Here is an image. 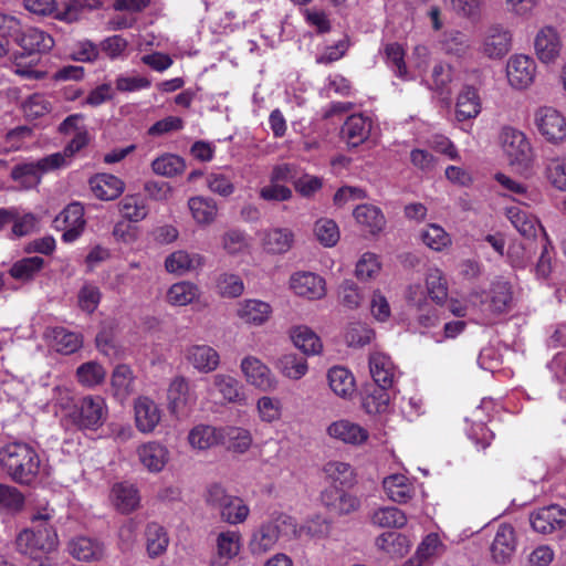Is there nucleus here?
Returning a JSON list of instances; mask_svg holds the SVG:
<instances>
[{
	"label": "nucleus",
	"mask_w": 566,
	"mask_h": 566,
	"mask_svg": "<svg viewBox=\"0 0 566 566\" xmlns=\"http://www.w3.org/2000/svg\"><path fill=\"white\" fill-rule=\"evenodd\" d=\"M188 360L200 371L209 373L219 365V355L210 346L193 345L188 349Z\"/></svg>",
	"instance_id": "nucleus-29"
},
{
	"label": "nucleus",
	"mask_w": 566,
	"mask_h": 566,
	"mask_svg": "<svg viewBox=\"0 0 566 566\" xmlns=\"http://www.w3.org/2000/svg\"><path fill=\"white\" fill-rule=\"evenodd\" d=\"M135 420L142 432H151L160 420V410L151 399L140 397L135 402Z\"/></svg>",
	"instance_id": "nucleus-25"
},
{
	"label": "nucleus",
	"mask_w": 566,
	"mask_h": 566,
	"mask_svg": "<svg viewBox=\"0 0 566 566\" xmlns=\"http://www.w3.org/2000/svg\"><path fill=\"white\" fill-rule=\"evenodd\" d=\"M512 48V33L502 24H492L481 34L479 52L491 60H500Z\"/></svg>",
	"instance_id": "nucleus-8"
},
{
	"label": "nucleus",
	"mask_w": 566,
	"mask_h": 566,
	"mask_svg": "<svg viewBox=\"0 0 566 566\" xmlns=\"http://www.w3.org/2000/svg\"><path fill=\"white\" fill-rule=\"evenodd\" d=\"M495 179L510 193L521 197L518 199H515L521 205L527 206V200L533 202L537 200L538 195L536 192H530L525 185L510 178L509 176L504 174H496Z\"/></svg>",
	"instance_id": "nucleus-57"
},
{
	"label": "nucleus",
	"mask_w": 566,
	"mask_h": 566,
	"mask_svg": "<svg viewBox=\"0 0 566 566\" xmlns=\"http://www.w3.org/2000/svg\"><path fill=\"white\" fill-rule=\"evenodd\" d=\"M503 151L511 164H525L532 158V147L525 134L513 127H504L500 135Z\"/></svg>",
	"instance_id": "nucleus-13"
},
{
	"label": "nucleus",
	"mask_w": 566,
	"mask_h": 566,
	"mask_svg": "<svg viewBox=\"0 0 566 566\" xmlns=\"http://www.w3.org/2000/svg\"><path fill=\"white\" fill-rule=\"evenodd\" d=\"M57 229L61 226H85L84 208L80 202L70 203L54 220Z\"/></svg>",
	"instance_id": "nucleus-61"
},
{
	"label": "nucleus",
	"mask_w": 566,
	"mask_h": 566,
	"mask_svg": "<svg viewBox=\"0 0 566 566\" xmlns=\"http://www.w3.org/2000/svg\"><path fill=\"white\" fill-rule=\"evenodd\" d=\"M485 310L493 314H502L510 310L512 303V289L509 282L497 280L492 283L485 297L481 300Z\"/></svg>",
	"instance_id": "nucleus-19"
},
{
	"label": "nucleus",
	"mask_w": 566,
	"mask_h": 566,
	"mask_svg": "<svg viewBox=\"0 0 566 566\" xmlns=\"http://www.w3.org/2000/svg\"><path fill=\"white\" fill-rule=\"evenodd\" d=\"M426 287L429 297L437 304H442L448 297V284L443 273L437 269H429L426 275Z\"/></svg>",
	"instance_id": "nucleus-45"
},
{
	"label": "nucleus",
	"mask_w": 566,
	"mask_h": 566,
	"mask_svg": "<svg viewBox=\"0 0 566 566\" xmlns=\"http://www.w3.org/2000/svg\"><path fill=\"white\" fill-rule=\"evenodd\" d=\"M442 48L447 54L464 57L469 54L471 44L464 33L460 31H449L443 35Z\"/></svg>",
	"instance_id": "nucleus-53"
},
{
	"label": "nucleus",
	"mask_w": 566,
	"mask_h": 566,
	"mask_svg": "<svg viewBox=\"0 0 566 566\" xmlns=\"http://www.w3.org/2000/svg\"><path fill=\"white\" fill-rule=\"evenodd\" d=\"M536 71L535 60L526 54H513L506 63V77L515 90L530 87L535 81Z\"/></svg>",
	"instance_id": "nucleus-11"
},
{
	"label": "nucleus",
	"mask_w": 566,
	"mask_h": 566,
	"mask_svg": "<svg viewBox=\"0 0 566 566\" xmlns=\"http://www.w3.org/2000/svg\"><path fill=\"white\" fill-rule=\"evenodd\" d=\"M219 441L228 450L244 453L252 443L251 434L248 430L238 427L220 428Z\"/></svg>",
	"instance_id": "nucleus-28"
},
{
	"label": "nucleus",
	"mask_w": 566,
	"mask_h": 566,
	"mask_svg": "<svg viewBox=\"0 0 566 566\" xmlns=\"http://www.w3.org/2000/svg\"><path fill=\"white\" fill-rule=\"evenodd\" d=\"M14 43L21 49L13 53L14 59L31 56L33 57L31 63L38 61L36 56L39 54L46 53L54 46L53 38L35 28H29L25 31L21 30Z\"/></svg>",
	"instance_id": "nucleus-9"
},
{
	"label": "nucleus",
	"mask_w": 566,
	"mask_h": 566,
	"mask_svg": "<svg viewBox=\"0 0 566 566\" xmlns=\"http://www.w3.org/2000/svg\"><path fill=\"white\" fill-rule=\"evenodd\" d=\"M271 306L262 301L248 300L238 310V315L249 324L261 325L268 321Z\"/></svg>",
	"instance_id": "nucleus-37"
},
{
	"label": "nucleus",
	"mask_w": 566,
	"mask_h": 566,
	"mask_svg": "<svg viewBox=\"0 0 566 566\" xmlns=\"http://www.w3.org/2000/svg\"><path fill=\"white\" fill-rule=\"evenodd\" d=\"M530 522L535 532L551 534L566 525V510L559 505L544 506L530 515Z\"/></svg>",
	"instance_id": "nucleus-14"
},
{
	"label": "nucleus",
	"mask_w": 566,
	"mask_h": 566,
	"mask_svg": "<svg viewBox=\"0 0 566 566\" xmlns=\"http://www.w3.org/2000/svg\"><path fill=\"white\" fill-rule=\"evenodd\" d=\"M66 419L80 430H96L106 419L104 399L99 396H86L77 400Z\"/></svg>",
	"instance_id": "nucleus-5"
},
{
	"label": "nucleus",
	"mask_w": 566,
	"mask_h": 566,
	"mask_svg": "<svg viewBox=\"0 0 566 566\" xmlns=\"http://www.w3.org/2000/svg\"><path fill=\"white\" fill-rule=\"evenodd\" d=\"M386 62L395 75L403 81L416 80V76L409 73L403 60V50L397 43H389L385 46Z\"/></svg>",
	"instance_id": "nucleus-40"
},
{
	"label": "nucleus",
	"mask_w": 566,
	"mask_h": 566,
	"mask_svg": "<svg viewBox=\"0 0 566 566\" xmlns=\"http://www.w3.org/2000/svg\"><path fill=\"white\" fill-rule=\"evenodd\" d=\"M373 120L364 114H353L347 117L340 128V138L350 147L364 144L370 135Z\"/></svg>",
	"instance_id": "nucleus-15"
},
{
	"label": "nucleus",
	"mask_w": 566,
	"mask_h": 566,
	"mask_svg": "<svg viewBox=\"0 0 566 566\" xmlns=\"http://www.w3.org/2000/svg\"><path fill=\"white\" fill-rule=\"evenodd\" d=\"M147 553L151 558L161 555L169 543L167 533L163 526L157 523H149L146 527Z\"/></svg>",
	"instance_id": "nucleus-43"
},
{
	"label": "nucleus",
	"mask_w": 566,
	"mask_h": 566,
	"mask_svg": "<svg viewBox=\"0 0 566 566\" xmlns=\"http://www.w3.org/2000/svg\"><path fill=\"white\" fill-rule=\"evenodd\" d=\"M544 176L554 188L566 191V156L546 157L544 159Z\"/></svg>",
	"instance_id": "nucleus-31"
},
{
	"label": "nucleus",
	"mask_w": 566,
	"mask_h": 566,
	"mask_svg": "<svg viewBox=\"0 0 566 566\" xmlns=\"http://www.w3.org/2000/svg\"><path fill=\"white\" fill-rule=\"evenodd\" d=\"M296 522L282 512L271 514L270 521L262 523L252 534L249 543L253 555H262L270 551L280 537L292 538L296 535Z\"/></svg>",
	"instance_id": "nucleus-2"
},
{
	"label": "nucleus",
	"mask_w": 566,
	"mask_h": 566,
	"mask_svg": "<svg viewBox=\"0 0 566 566\" xmlns=\"http://www.w3.org/2000/svg\"><path fill=\"white\" fill-rule=\"evenodd\" d=\"M197 291L198 290L193 284L189 282H180L174 284L169 289L167 297L172 305L182 306L191 303L195 300L197 296Z\"/></svg>",
	"instance_id": "nucleus-60"
},
{
	"label": "nucleus",
	"mask_w": 566,
	"mask_h": 566,
	"mask_svg": "<svg viewBox=\"0 0 566 566\" xmlns=\"http://www.w3.org/2000/svg\"><path fill=\"white\" fill-rule=\"evenodd\" d=\"M151 168L157 175L174 177L185 170L186 163L184 158L177 155L167 154L156 158L151 163Z\"/></svg>",
	"instance_id": "nucleus-55"
},
{
	"label": "nucleus",
	"mask_w": 566,
	"mask_h": 566,
	"mask_svg": "<svg viewBox=\"0 0 566 566\" xmlns=\"http://www.w3.org/2000/svg\"><path fill=\"white\" fill-rule=\"evenodd\" d=\"M113 503L123 514H129L139 504L137 490L133 485L116 484L112 490Z\"/></svg>",
	"instance_id": "nucleus-35"
},
{
	"label": "nucleus",
	"mask_w": 566,
	"mask_h": 566,
	"mask_svg": "<svg viewBox=\"0 0 566 566\" xmlns=\"http://www.w3.org/2000/svg\"><path fill=\"white\" fill-rule=\"evenodd\" d=\"M329 437L348 444H361L368 439V431L348 420H338L327 428Z\"/></svg>",
	"instance_id": "nucleus-20"
},
{
	"label": "nucleus",
	"mask_w": 566,
	"mask_h": 566,
	"mask_svg": "<svg viewBox=\"0 0 566 566\" xmlns=\"http://www.w3.org/2000/svg\"><path fill=\"white\" fill-rule=\"evenodd\" d=\"M382 486L388 499L397 503H407L416 491L410 479L400 473L385 478Z\"/></svg>",
	"instance_id": "nucleus-23"
},
{
	"label": "nucleus",
	"mask_w": 566,
	"mask_h": 566,
	"mask_svg": "<svg viewBox=\"0 0 566 566\" xmlns=\"http://www.w3.org/2000/svg\"><path fill=\"white\" fill-rule=\"evenodd\" d=\"M387 388L375 387L363 397L361 406L369 415H378L388 411L390 397Z\"/></svg>",
	"instance_id": "nucleus-47"
},
{
	"label": "nucleus",
	"mask_w": 566,
	"mask_h": 566,
	"mask_svg": "<svg viewBox=\"0 0 566 566\" xmlns=\"http://www.w3.org/2000/svg\"><path fill=\"white\" fill-rule=\"evenodd\" d=\"M88 182L94 195L101 200H114L124 191V182L114 175L97 174Z\"/></svg>",
	"instance_id": "nucleus-26"
},
{
	"label": "nucleus",
	"mask_w": 566,
	"mask_h": 566,
	"mask_svg": "<svg viewBox=\"0 0 566 566\" xmlns=\"http://www.w3.org/2000/svg\"><path fill=\"white\" fill-rule=\"evenodd\" d=\"M120 211L126 219L134 222L143 220L148 213L143 199L138 196H126L120 201Z\"/></svg>",
	"instance_id": "nucleus-62"
},
{
	"label": "nucleus",
	"mask_w": 566,
	"mask_h": 566,
	"mask_svg": "<svg viewBox=\"0 0 566 566\" xmlns=\"http://www.w3.org/2000/svg\"><path fill=\"white\" fill-rule=\"evenodd\" d=\"M534 125L549 144L559 145L566 140V117L552 106H542L535 111Z\"/></svg>",
	"instance_id": "nucleus-7"
},
{
	"label": "nucleus",
	"mask_w": 566,
	"mask_h": 566,
	"mask_svg": "<svg viewBox=\"0 0 566 566\" xmlns=\"http://www.w3.org/2000/svg\"><path fill=\"white\" fill-rule=\"evenodd\" d=\"M323 501L326 506L332 507L337 513H349L358 507L357 497L345 493L338 486L331 495H324Z\"/></svg>",
	"instance_id": "nucleus-56"
},
{
	"label": "nucleus",
	"mask_w": 566,
	"mask_h": 566,
	"mask_svg": "<svg viewBox=\"0 0 566 566\" xmlns=\"http://www.w3.org/2000/svg\"><path fill=\"white\" fill-rule=\"evenodd\" d=\"M206 502L219 511L222 521L230 524L242 523L249 515V507L243 500L228 494L224 488L217 483L208 488Z\"/></svg>",
	"instance_id": "nucleus-4"
},
{
	"label": "nucleus",
	"mask_w": 566,
	"mask_h": 566,
	"mask_svg": "<svg viewBox=\"0 0 566 566\" xmlns=\"http://www.w3.org/2000/svg\"><path fill=\"white\" fill-rule=\"evenodd\" d=\"M0 468L15 483L29 485L39 474L40 458L28 443L14 441L0 448Z\"/></svg>",
	"instance_id": "nucleus-1"
},
{
	"label": "nucleus",
	"mask_w": 566,
	"mask_h": 566,
	"mask_svg": "<svg viewBox=\"0 0 566 566\" xmlns=\"http://www.w3.org/2000/svg\"><path fill=\"white\" fill-rule=\"evenodd\" d=\"M534 51L541 63L556 64L563 51L559 32L551 25L541 28L534 39Z\"/></svg>",
	"instance_id": "nucleus-12"
},
{
	"label": "nucleus",
	"mask_w": 566,
	"mask_h": 566,
	"mask_svg": "<svg viewBox=\"0 0 566 566\" xmlns=\"http://www.w3.org/2000/svg\"><path fill=\"white\" fill-rule=\"evenodd\" d=\"M188 206L198 223H211L217 216V203L211 198L192 197L189 199Z\"/></svg>",
	"instance_id": "nucleus-44"
},
{
	"label": "nucleus",
	"mask_w": 566,
	"mask_h": 566,
	"mask_svg": "<svg viewBox=\"0 0 566 566\" xmlns=\"http://www.w3.org/2000/svg\"><path fill=\"white\" fill-rule=\"evenodd\" d=\"M517 549V535L515 528L506 523L497 526L490 545V556L497 565H507L512 562Z\"/></svg>",
	"instance_id": "nucleus-10"
},
{
	"label": "nucleus",
	"mask_w": 566,
	"mask_h": 566,
	"mask_svg": "<svg viewBox=\"0 0 566 566\" xmlns=\"http://www.w3.org/2000/svg\"><path fill=\"white\" fill-rule=\"evenodd\" d=\"M24 505V496L14 486L0 483V511L18 512Z\"/></svg>",
	"instance_id": "nucleus-59"
},
{
	"label": "nucleus",
	"mask_w": 566,
	"mask_h": 566,
	"mask_svg": "<svg viewBox=\"0 0 566 566\" xmlns=\"http://www.w3.org/2000/svg\"><path fill=\"white\" fill-rule=\"evenodd\" d=\"M371 523L379 527H402L407 523L406 514L395 506L378 507L371 514Z\"/></svg>",
	"instance_id": "nucleus-41"
},
{
	"label": "nucleus",
	"mask_w": 566,
	"mask_h": 566,
	"mask_svg": "<svg viewBox=\"0 0 566 566\" xmlns=\"http://www.w3.org/2000/svg\"><path fill=\"white\" fill-rule=\"evenodd\" d=\"M293 232L290 229L276 228L265 232L262 242L266 252L282 254L287 252L293 243Z\"/></svg>",
	"instance_id": "nucleus-33"
},
{
	"label": "nucleus",
	"mask_w": 566,
	"mask_h": 566,
	"mask_svg": "<svg viewBox=\"0 0 566 566\" xmlns=\"http://www.w3.org/2000/svg\"><path fill=\"white\" fill-rule=\"evenodd\" d=\"M291 339L295 347L301 349L303 354H316L315 346L318 342V336L306 326H297L291 332Z\"/></svg>",
	"instance_id": "nucleus-58"
},
{
	"label": "nucleus",
	"mask_w": 566,
	"mask_h": 566,
	"mask_svg": "<svg viewBox=\"0 0 566 566\" xmlns=\"http://www.w3.org/2000/svg\"><path fill=\"white\" fill-rule=\"evenodd\" d=\"M70 552L78 560H98L104 554L101 543L88 537H78L71 542Z\"/></svg>",
	"instance_id": "nucleus-34"
},
{
	"label": "nucleus",
	"mask_w": 566,
	"mask_h": 566,
	"mask_svg": "<svg viewBox=\"0 0 566 566\" xmlns=\"http://www.w3.org/2000/svg\"><path fill=\"white\" fill-rule=\"evenodd\" d=\"M443 544L437 533L428 534L419 544L415 556L402 566H421L431 558L440 555Z\"/></svg>",
	"instance_id": "nucleus-30"
},
{
	"label": "nucleus",
	"mask_w": 566,
	"mask_h": 566,
	"mask_svg": "<svg viewBox=\"0 0 566 566\" xmlns=\"http://www.w3.org/2000/svg\"><path fill=\"white\" fill-rule=\"evenodd\" d=\"M324 473L326 479H328L332 483H335V486L344 488L353 484L354 481V470L348 463L332 461L325 464Z\"/></svg>",
	"instance_id": "nucleus-50"
},
{
	"label": "nucleus",
	"mask_w": 566,
	"mask_h": 566,
	"mask_svg": "<svg viewBox=\"0 0 566 566\" xmlns=\"http://www.w3.org/2000/svg\"><path fill=\"white\" fill-rule=\"evenodd\" d=\"M44 266V260L40 256L23 258L14 262L9 274L19 281L29 282Z\"/></svg>",
	"instance_id": "nucleus-42"
},
{
	"label": "nucleus",
	"mask_w": 566,
	"mask_h": 566,
	"mask_svg": "<svg viewBox=\"0 0 566 566\" xmlns=\"http://www.w3.org/2000/svg\"><path fill=\"white\" fill-rule=\"evenodd\" d=\"M241 369L247 381L256 388L269 391L275 388V380L272 378L270 369L255 357H245L241 363Z\"/></svg>",
	"instance_id": "nucleus-17"
},
{
	"label": "nucleus",
	"mask_w": 566,
	"mask_h": 566,
	"mask_svg": "<svg viewBox=\"0 0 566 566\" xmlns=\"http://www.w3.org/2000/svg\"><path fill=\"white\" fill-rule=\"evenodd\" d=\"M219 433L220 428L209 424H198L189 432L188 440L192 447L205 450L212 446L220 444Z\"/></svg>",
	"instance_id": "nucleus-39"
},
{
	"label": "nucleus",
	"mask_w": 566,
	"mask_h": 566,
	"mask_svg": "<svg viewBox=\"0 0 566 566\" xmlns=\"http://www.w3.org/2000/svg\"><path fill=\"white\" fill-rule=\"evenodd\" d=\"M481 112V98L476 88L465 85L460 91L457 104L455 116L459 122L475 118Z\"/></svg>",
	"instance_id": "nucleus-24"
},
{
	"label": "nucleus",
	"mask_w": 566,
	"mask_h": 566,
	"mask_svg": "<svg viewBox=\"0 0 566 566\" xmlns=\"http://www.w3.org/2000/svg\"><path fill=\"white\" fill-rule=\"evenodd\" d=\"M213 385L228 401L241 402L244 400L242 386L235 378L219 374L213 377Z\"/></svg>",
	"instance_id": "nucleus-54"
},
{
	"label": "nucleus",
	"mask_w": 566,
	"mask_h": 566,
	"mask_svg": "<svg viewBox=\"0 0 566 566\" xmlns=\"http://www.w3.org/2000/svg\"><path fill=\"white\" fill-rule=\"evenodd\" d=\"M376 546L379 551L394 557L402 556L409 549L406 536L394 532H386L379 535L376 538Z\"/></svg>",
	"instance_id": "nucleus-38"
},
{
	"label": "nucleus",
	"mask_w": 566,
	"mask_h": 566,
	"mask_svg": "<svg viewBox=\"0 0 566 566\" xmlns=\"http://www.w3.org/2000/svg\"><path fill=\"white\" fill-rule=\"evenodd\" d=\"M277 369L291 379H300L307 371L306 359L297 354H285L276 361Z\"/></svg>",
	"instance_id": "nucleus-48"
},
{
	"label": "nucleus",
	"mask_w": 566,
	"mask_h": 566,
	"mask_svg": "<svg viewBox=\"0 0 566 566\" xmlns=\"http://www.w3.org/2000/svg\"><path fill=\"white\" fill-rule=\"evenodd\" d=\"M353 214L356 222L373 235L380 233L385 229L386 218L376 206L367 203L357 206Z\"/></svg>",
	"instance_id": "nucleus-22"
},
{
	"label": "nucleus",
	"mask_w": 566,
	"mask_h": 566,
	"mask_svg": "<svg viewBox=\"0 0 566 566\" xmlns=\"http://www.w3.org/2000/svg\"><path fill=\"white\" fill-rule=\"evenodd\" d=\"M380 271L381 263L379 258L373 252H365L361 254L355 266V275L363 282L376 280Z\"/></svg>",
	"instance_id": "nucleus-49"
},
{
	"label": "nucleus",
	"mask_w": 566,
	"mask_h": 566,
	"mask_svg": "<svg viewBox=\"0 0 566 566\" xmlns=\"http://www.w3.org/2000/svg\"><path fill=\"white\" fill-rule=\"evenodd\" d=\"M62 10L56 11L54 18L69 24L80 21L84 9H97L102 6L99 0H64Z\"/></svg>",
	"instance_id": "nucleus-32"
},
{
	"label": "nucleus",
	"mask_w": 566,
	"mask_h": 566,
	"mask_svg": "<svg viewBox=\"0 0 566 566\" xmlns=\"http://www.w3.org/2000/svg\"><path fill=\"white\" fill-rule=\"evenodd\" d=\"M63 166L64 156L55 153L36 161L15 165L11 170L10 177L19 182L21 188L32 189L40 184L43 174Z\"/></svg>",
	"instance_id": "nucleus-6"
},
{
	"label": "nucleus",
	"mask_w": 566,
	"mask_h": 566,
	"mask_svg": "<svg viewBox=\"0 0 566 566\" xmlns=\"http://www.w3.org/2000/svg\"><path fill=\"white\" fill-rule=\"evenodd\" d=\"M325 48L321 52V63H332L342 59L349 48L348 36L338 33L336 38L324 39Z\"/></svg>",
	"instance_id": "nucleus-51"
},
{
	"label": "nucleus",
	"mask_w": 566,
	"mask_h": 566,
	"mask_svg": "<svg viewBox=\"0 0 566 566\" xmlns=\"http://www.w3.org/2000/svg\"><path fill=\"white\" fill-rule=\"evenodd\" d=\"M52 338L55 350L63 355L73 354L82 346L81 336L64 327H54Z\"/></svg>",
	"instance_id": "nucleus-46"
},
{
	"label": "nucleus",
	"mask_w": 566,
	"mask_h": 566,
	"mask_svg": "<svg viewBox=\"0 0 566 566\" xmlns=\"http://www.w3.org/2000/svg\"><path fill=\"white\" fill-rule=\"evenodd\" d=\"M76 374L78 380L88 386L97 385L105 378L104 368L95 361H87L82 364L77 368Z\"/></svg>",
	"instance_id": "nucleus-63"
},
{
	"label": "nucleus",
	"mask_w": 566,
	"mask_h": 566,
	"mask_svg": "<svg viewBox=\"0 0 566 566\" xmlns=\"http://www.w3.org/2000/svg\"><path fill=\"white\" fill-rule=\"evenodd\" d=\"M138 455L149 471L159 472L166 463L167 450L161 444L153 442L139 448Z\"/></svg>",
	"instance_id": "nucleus-36"
},
{
	"label": "nucleus",
	"mask_w": 566,
	"mask_h": 566,
	"mask_svg": "<svg viewBox=\"0 0 566 566\" xmlns=\"http://www.w3.org/2000/svg\"><path fill=\"white\" fill-rule=\"evenodd\" d=\"M48 515L39 514L33 517V522H41L33 530L22 531L15 539L17 549L21 554H52L56 551L59 541L57 534L49 527L45 521Z\"/></svg>",
	"instance_id": "nucleus-3"
},
{
	"label": "nucleus",
	"mask_w": 566,
	"mask_h": 566,
	"mask_svg": "<svg viewBox=\"0 0 566 566\" xmlns=\"http://www.w3.org/2000/svg\"><path fill=\"white\" fill-rule=\"evenodd\" d=\"M328 385L332 391L344 399L350 398L356 390V382L353 374L345 367L335 366L327 374Z\"/></svg>",
	"instance_id": "nucleus-27"
},
{
	"label": "nucleus",
	"mask_w": 566,
	"mask_h": 566,
	"mask_svg": "<svg viewBox=\"0 0 566 566\" xmlns=\"http://www.w3.org/2000/svg\"><path fill=\"white\" fill-rule=\"evenodd\" d=\"M422 242L433 251H442L451 245L450 234L439 224L431 223L421 232Z\"/></svg>",
	"instance_id": "nucleus-52"
},
{
	"label": "nucleus",
	"mask_w": 566,
	"mask_h": 566,
	"mask_svg": "<svg viewBox=\"0 0 566 566\" xmlns=\"http://www.w3.org/2000/svg\"><path fill=\"white\" fill-rule=\"evenodd\" d=\"M369 370L374 381L382 388L391 387L398 374L391 358L380 352L370 354Z\"/></svg>",
	"instance_id": "nucleus-18"
},
{
	"label": "nucleus",
	"mask_w": 566,
	"mask_h": 566,
	"mask_svg": "<svg viewBox=\"0 0 566 566\" xmlns=\"http://www.w3.org/2000/svg\"><path fill=\"white\" fill-rule=\"evenodd\" d=\"M505 216L512 226L525 238L535 237L538 229L543 231L538 219L521 206L507 207Z\"/></svg>",
	"instance_id": "nucleus-21"
},
{
	"label": "nucleus",
	"mask_w": 566,
	"mask_h": 566,
	"mask_svg": "<svg viewBox=\"0 0 566 566\" xmlns=\"http://www.w3.org/2000/svg\"><path fill=\"white\" fill-rule=\"evenodd\" d=\"M169 411L178 419L189 416L193 399L189 394V385L184 377L175 378L168 389Z\"/></svg>",
	"instance_id": "nucleus-16"
},
{
	"label": "nucleus",
	"mask_w": 566,
	"mask_h": 566,
	"mask_svg": "<svg viewBox=\"0 0 566 566\" xmlns=\"http://www.w3.org/2000/svg\"><path fill=\"white\" fill-rule=\"evenodd\" d=\"M429 48L422 44L416 45L409 59V64L411 67V71H409V73L413 74L416 78L418 76H422L429 66Z\"/></svg>",
	"instance_id": "nucleus-64"
}]
</instances>
